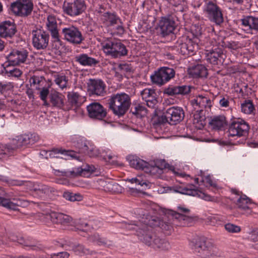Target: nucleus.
Segmentation results:
<instances>
[{
    "instance_id": "1",
    "label": "nucleus",
    "mask_w": 258,
    "mask_h": 258,
    "mask_svg": "<svg viewBox=\"0 0 258 258\" xmlns=\"http://www.w3.org/2000/svg\"><path fill=\"white\" fill-rule=\"evenodd\" d=\"M160 222L155 218L149 215L143 217L137 223H122V227L128 230H135L141 240L155 249L160 250H168L170 248L168 241L164 239L156 237L152 241V228L159 225Z\"/></svg>"
},
{
    "instance_id": "2",
    "label": "nucleus",
    "mask_w": 258,
    "mask_h": 258,
    "mask_svg": "<svg viewBox=\"0 0 258 258\" xmlns=\"http://www.w3.org/2000/svg\"><path fill=\"white\" fill-rule=\"evenodd\" d=\"M190 245L194 252L203 258H223L222 252L204 237L192 239Z\"/></svg>"
},
{
    "instance_id": "3",
    "label": "nucleus",
    "mask_w": 258,
    "mask_h": 258,
    "mask_svg": "<svg viewBox=\"0 0 258 258\" xmlns=\"http://www.w3.org/2000/svg\"><path fill=\"white\" fill-rule=\"evenodd\" d=\"M130 165L136 169L144 170L145 172L155 178L160 177L169 166L164 160L156 161L155 165H147V163L142 160L133 159L131 160Z\"/></svg>"
},
{
    "instance_id": "4",
    "label": "nucleus",
    "mask_w": 258,
    "mask_h": 258,
    "mask_svg": "<svg viewBox=\"0 0 258 258\" xmlns=\"http://www.w3.org/2000/svg\"><path fill=\"white\" fill-rule=\"evenodd\" d=\"M108 101L109 108L114 114L119 116L125 113L131 104L130 96L124 93L111 95Z\"/></svg>"
},
{
    "instance_id": "5",
    "label": "nucleus",
    "mask_w": 258,
    "mask_h": 258,
    "mask_svg": "<svg viewBox=\"0 0 258 258\" xmlns=\"http://www.w3.org/2000/svg\"><path fill=\"white\" fill-rule=\"evenodd\" d=\"M101 48L108 56L116 58L127 55L125 46L118 40L106 39L101 43Z\"/></svg>"
},
{
    "instance_id": "6",
    "label": "nucleus",
    "mask_w": 258,
    "mask_h": 258,
    "mask_svg": "<svg viewBox=\"0 0 258 258\" xmlns=\"http://www.w3.org/2000/svg\"><path fill=\"white\" fill-rule=\"evenodd\" d=\"M101 20L107 32L112 36H121L124 33L120 19L115 14L105 13L102 15Z\"/></svg>"
},
{
    "instance_id": "7",
    "label": "nucleus",
    "mask_w": 258,
    "mask_h": 258,
    "mask_svg": "<svg viewBox=\"0 0 258 258\" xmlns=\"http://www.w3.org/2000/svg\"><path fill=\"white\" fill-rule=\"evenodd\" d=\"M86 9L84 0H64L62 6L63 13L72 17L80 15Z\"/></svg>"
},
{
    "instance_id": "8",
    "label": "nucleus",
    "mask_w": 258,
    "mask_h": 258,
    "mask_svg": "<svg viewBox=\"0 0 258 258\" xmlns=\"http://www.w3.org/2000/svg\"><path fill=\"white\" fill-rule=\"evenodd\" d=\"M32 43L37 50L45 49L48 46L49 34L42 29L36 28L31 31Z\"/></svg>"
},
{
    "instance_id": "9",
    "label": "nucleus",
    "mask_w": 258,
    "mask_h": 258,
    "mask_svg": "<svg viewBox=\"0 0 258 258\" xmlns=\"http://www.w3.org/2000/svg\"><path fill=\"white\" fill-rule=\"evenodd\" d=\"M78 147L80 149V152L88 155L90 157H97L100 155L105 160L107 159L110 160L113 157L110 153L107 154L109 150H104L101 153L94 145L88 141H81L80 143H78Z\"/></svg>"
},
{
    "instance_id": "10",
    "label": "nucleus",
    "mask_w": 258,
    "mask_h": 258,
    "mask_svg": "<svg viewBox=\"0 0 258 258\" xmlns=\"http://www.w3.org/2000/svg\"><path fill=\"white\" fill-rule=\"evenodd\" d=\"M204 12L209 20L216 25H220L224 21L221 9L216 3L208 2L205 5Z\"/></svg>"
},
{
    "instance_id": "11",
    "label": "nucleus",
    "mask_w": 258,
    "mask_h": 258,
    "mask_svg": "<svg viewBox=\"0 0 258 258\" xmlns=\"http://www.w3.org/2000/svg\"><path fill=\"white\" fill-rule=\"evenodd\" d=\"M11 8L15 15L26 17L31 13L33 4L31 0H17L11 4Z\"/></svg>"
},
{
    "instance_id": "12",
    "label": "nucleus",
    "mask_w": 258,
    "mask_h": 258,
    "mask_svg": "<svg viewBox=\"0 0 258 258\" xmlns=\"http://www.w3.org/2000/svg\"><path fill=\"white\" fill-rule=\"evenodd\" d=\"M61 33L64 39L73 44H79L83 40L81 31L74 26H68L63 28Z\"/></svg>"
},
{
    "instance_id": "13",
    "label": "nucleus",
    "mask_w": 258,
    "mask_h": 258,
    "mask_svg": "<svg viewBox=\"0 0 258 258\" xmlns=\"http://www.w3.org/2000/svg\"><path fill=\"white\" fill-rule=\"evenodd\" d=\"M249 129L248 124L244 120L238 119L234 120L230 124L228 129V136L230 137H238L245 136Z\"/></svg>"
},
{
    "instance_id": "14",
    "label": "nucleus",
    "mask_w": 258,
    "mask_h": 258,
    "mask_svg": "<svg viewBox=\"0 0 258 258\" xmlns=\"http://www.w3.org/2000/svg\"><path fill=\"white\" fill-rule=\"evenodd\" d=\"M175 75L174 70L170 68L164 67L160 69L151 76L152 81L159 85H162L169 81Z\"/></svg>"
},
{
    "instance_id": "15",
    "label": "nucleus",
    "mask_w": 258,
    "mask_h": 258,
    "mask_svg": "<svg viewBox=\"0 0 258 258\" xmlns=\"http://www.w3.org/2000/svg\"><path fill=\"white\" fill-rule=\"evenodd\" d=\"M163 117L166 122L170 124H176L181 121L184 117V113L181 107L173 106L168 108L164 113Z\"/></svg>"
},
{
    "instance_id": "16",
    "label": "nucleus",
    "mask_w": 258,
    "mask_h": 258,
    "mask_svg": "<svg viewBox=\"0 0 258 258\" xmlns=\"http://www.w3.org/2000/svg\"><path fill=\"white\" fill-rule=\"evenodd\" d=\"M94 170V167L93 166L86 165L70 170L53 169V173L57 176L75 177L78 175H85L86 172H93Z\"/></svg>"
},
{
    "instance_id": "17",
    "label": "nucleus",
    "mask_w": 258,
    "mask_h": 258,
    "mask_svg": "<svg viewBox=\"0 0 258 258\" xmlns=\"http://www.w3.org/2000/svg\"><path fill=\"white\" fill-rule=\"evenodd\" d=\"M6 195V192L0 187V205L13 210H18L19 207H23L26 206V201L18 198H13L12 199L4 198Z\"/></svg>"
},
{
    "instance_id": "18",
    "label": "nucleus",
    "mask_w": 258,
    "mask_h": 258,
    "mask_svg": "<svg viewBox=\"0 0 258 258\" xmlns=\"http://www.w3.org/2000/svg\"><path fill=\"white\" fill-rule=\"evenodd\" d=\"M28 53L24 49H13L7 55V59L10 65H19L26 61Z\"/></svg>"
},
{
    "instance_id": "19",
    "label": "nucleus",
    "mask_w": 258,
    "mask_h": 258,
    "mask_svg": "<svg viewBox=\"0 0 258 258\" xmlns=\"http://www.w3.org/2000/svg\"><path fill=\"white\" fill-rule=\"evenodd\" d=\"M177 192L189 196H197L202 199L207 201L217 202L218 200L217 198L212 197L200 190L192 189L187 187L179 186L177 188Z\"/></svg>"
},
{
    "instance_id": "20",
    "label": "nucleus",
    "mask_w": 258,
    "mask_h": 258,
    "mask_svg": "<svg viewBox=\"0 0 258 258\" xmlns=\"http://www.w3.org/2000/svg\"><path fill=\"white\" fill-rule=\"evenodd\" d=\"M175 27V22L170 16L162 17L159 23L160 33L164 37L172 33Z\"/></svg>"
},
{
    "instance_id": "21",
    "label": "nucleus",
    "mask_w": 258,
    "mask_h": 258,
    "mask_svg": "<svg viewBox=\"0 0 258 258\" xmlns=\"http://www.w3.org/2000/svg\"><path fill=\"white\" fill-rule=\"evenodd\" d=\"M88 115L90 118L101 120L106 116V111L103 106L97 102L90 104L87 107Z\"/></svg>"
},
{
    "instance_id": "22",
    "label": "nucleus",
    "mask_w": 258,
    "mask_h": 258,
    "mask_svg": "<svg viewBox=\"0 0 258 258\" xmlns=\"http://www.w3.org/2000/svg\"><path fill=\"white\" fill-rule=\"evenodd\" d=\"M106 85L101 80H90L88 83V91L92 95L103 96L105 94Z\"/></svg>"
},
{
    "instance_id": "23",
    "label": "nucleus",
    "mask_w": 258,
    "mask_h": 258,
    "mask_svg": "<svg viewBox=\"0 0 258 258\" xmlns=\"http://www.w3.org/2000/svg\"><path fill=\"white\" fill-rule=\"evenodd\" d=\"M244 31L251 34L258 33V17L248 16L241 19Z\"/></svg>"
},
{
    "instance_id": "24",
    "label": "nucleus",
    "mask_w": 258,
    "mask_h": 258,
    "mask_svg": "<svg viewBox=\"0 0 258 258\" xmlns=\"http://www.w3.org/2000/svg\"><path fill=\"white\" fill-rule=\"evenodd\" d=\"M51 221L64 226H74L75 224L72 218L68 215L61 213L52 212L49 214Z\"/></svg>"
},
{
    "instance_id": "25",
    "label": "nucleus",
    "mask_w": 258,
    "mask_h": 258,
    "mask_svg": "<svg viewBox=\"0 0 258 258\" xmlns=\"http://www.w3.org/2000/svg\"><path fill=\"white\" fill-rule=\"evenodd\" d=\"M16 26L14 22L5 21L0 23V36L3 38L12 37L16 32Z\"/></svg>"
},
{
    "instance_id": "26",
    "label": "nucleus",
    "mask_w": 258,
    "mask_h": 258,
    "mask_svg": "<svg viewBox=\"0 0 258 258\" xmlns=\"http://www.w3.org/2000/svg\"><path fill=\"white\" fill-rule=\"evenodd\" d=\"M225 54L223 50L220 48L216 47L210 50H207L206 58L211 63L217 64L224 59Z\"/></svg>"
},
{
    "instance_id": "27",
    "label": "nucleus",
    "mask_w": 258,
    "mask_h": 258,
    "mask_svg": "<svg viewBox=\"0 0 258 258\" xmlns=\"http://www.w3.org/2000/svg\"><path fill=\"white\" fill-rule=\"evenodd\" d=\"M180 52L184 55H192L198 49V45L191 39L185 38L184 42L180 43Z\"/></svg>"
},
{
    "instance_id": "28",
    "label": "nucleus",
    "mask_w": 258,
    "mask_h": 258,
    "mask_svg": "<svg viewBox=\"0 0 258 258\" xmlns=\"http://www.w3.org/2000/svg\"><path fill=\"white\" fill-rule=\"evenodd\" d=\"M59 153L64 156L65 159H69L70 158H74L78 160H79V156L78 153H76L73 151H66V150H60L58 149H53L51 151L46 152V154H49V156L50 158H60V157L58 155ZM60 158H63V157H61Z\"/></svg>"
},
{
    "instance_id": "29",
    "label": "nucleus",
    "mask_w": 258,
    "mask_h": 258,
    "mask_svg": "<svg viewBox=\"0 0 258 258\" xmlns=\"http://www.w3.org/2000/svg\"><path fill=\"white\" fill-rule=\"evenodd\" d=\"M192 106L196 109L197 107L204 108H210L212 106V102L207 95H199L191 100Z\"/></svg>"
},
{
    "instance_id": "30",
    "label": "nucleus",
    "mask_w": 258,
    "mask_h": 258,
    "mask_svg": "<svg viewBox=\"0 0 258 258\" xmlns=\"http://www.w3.org/2000/svg\"><path fill=\"white\" fill-rule=\"evenodd\" d=\"M49 101L53 107L61 108L64 104L65 97L61 93L54 91L49 95Z\"/></svg>"
},
{
    "instance_id": "31",
    "label": "nucleus",
    "mask_w": 258,
    "mask_h": 258,
    "mask_svg": "<svg viewBox=\"0 0 258 258\" xmlns=\"http://www.w3.org/2000/svg\"><path fill=\"white\" fill-rule=\"evenodd\" d=\"M32 135L30 136L28 135H24L19 136L17 139L13 140L12 145L15 147V150L19 147L26 146L28 144H32L34 143Z\"/></svg>"
},
{
    "instance_id": "32",
    "label": "nucleus",
    "mask_w": 258,
    "mask_h": 258,
    "mask_svg": "<svg viewBox=\"0 0 258 258\" xmlns=\"http://www.w3.org/2000/svg\"><path fill=\"white\" fill-rule=\"evenodd\" d=\"M190 88L187 86H170L165 89L164 92L168 95L185 94L189 92Z\"/></svg>"
},
{
    "instance_id": "33",
    "label": "nucleus",
    "mask_w": 258,
    "mask_h": 258,
    "mask_svg": "<svg viewBox=\"0 0 258 258\" xmlns=\"http://www.w3.org/2000/svg\"><path fill=\"white\" fill-rule=\"evenodd\" d=\"M188 74L193 78L204 77L207 75L206 67L202 64H198L188 69Z\"/></svg>"
},
{
    "instance_id": "34",
    "label": "nucleus",
    "mask_w": 258,
    "mask_h": 258,
    "mask_svg": "<svg viewBox=\"0 0 258 258\" xmlns=\"http://www.w3.org/2000/svg\"><path fill=\"white\" fill-rule=\"evenodd\" d=\"M209 124L213 130H222L226 126L227 122L224 116L219 115L213 117Z\"/></svg>"
},
{
    "instance_id": "35",
    "label": "nucleus",
    "mask_w": 258,
    "mask_h": 258,
    "mask_svg": "<svg viewBox=\"0 0 258 258\" xmlns=\"http://www.w3.org/2000/svg\"><path fill=\"white\" fill-rule=\"evenodd\" d=\"M45 26L51 35L59 33L57 21L54 16L49 15L47 17V19L45 21Z\"/></svg>"
},
{
    "instance_id": "36",
    "label": "nucleus",
    "mask_w": 258,
    "mask_h": 258,
    "mask_svg": "<svg viewBox=\"0 0 258 258\" xmlns=\"http://www.w3.org/2000/svg\"><path fill=\"white\" fill-rule=\"evenodd\" d=\"M75 59L76 61L83 66H95L98 62L95 58L89 56L87 54L77 55Z\"/></svg>"
},
{
    "instance_id": "37",
    "label": "nucleus",
    "mask_w": 258,
    "mask_h": 258,
    "mask_svg": "<svg viewBox=\"0 0 258 258\" xmlns=\"http://www.w3.org/2000/svg\"><path fill=\"white\" fill-rule=\"evenodd\" d=\"M15 151V147L12 143L4 144L0 143V160H6L12 155Z\"/></svg>"
},
{
    "instance_id": "38",
    "label": "nucleus",
    "mask_w": 258,
    "mask_h": 258,
    "mask_svg": "<svg viewBox=\"0 0 258 258\" xmlns=\"http://www.w3.org/2000/svg\"><path fill=\"white\" fill-rule=\"evenodd\" d=\"M89 240L93 242L95 245L104 246L109 247L112 245L111 241L106 240L105 238L101 237L98 234L95 233L89 236Z\"/></svg>"
},
{
    "instance_id": "39",
    "label": "nucleus",
    "mask_w": 258,
    "mask_h": 258,
    "mask_svg": "<svg viewBox=\"0 0 258 258\" xmlns=\"http://www.w3.org/2000/svg\"><path fill=\"white\" fill-rule=\"evenodd\" d=\"M69 104L72 108H77L80 106L83 102V98L76 92H69L68 94Z\"/></svg>"
},
{
    "instance_id": "40",
    "label": "nucleus",
    "mask_w": 258,
    "mask_h": 258,
    "mask_svg": "<svg viewBox=\"0 0 258 258\" xmlns=\"http://www.w3.org/2000/svg\"><path fill=\"white\" fill-rule=\"evenodd\" d=\"M236 204L239 209L246 210L250 209L252 203L249 198L243 195L237 199Z\"/></svg>"
},
{
    "instance_id": "41",
    "label": "nucleus",
    "mask_w": 258,
    "mask_h": 258,
    "mask_svg": "<svg viewBox=\"0 0 258 258\" xmlns=\"http://www.w3.org/2000/svg\"><path fill=\"white\" fill-rule=\"evenodd\" d=\"M29 82L31 86L37 90L41 89L46 84L44 78L41 76H33L30 78Z\"/></svg>"
},
{
    "instance_id": "42",
    "label": "nucleus",
    "mask_w": 258,
    "mask_h": 258,
    "mask_svg": "<svg viewBox=\"0 0 258 258\" xmlns=\"http://www.w3.org/2000/svg\"><path fill=\"white\" fill-rule=\"evenodd\" d=\"M73 250L76 254L80 256H84L88 254L93 255L96 253L95 251L90 250L81 244L75 246L73 248Z\"/></svg>"
},
{
    "instance_id": "43",
    "label": "nucleus",
    "mask_w": 258,
    "mask_h": 258,
    "mask_svg": "<svg viewBox=\"0 0 258 258\" xmlns=\"http://www.w3.org/2000/svg\"><path fill=\"white\" fill-rule=\"evenodd\" d=\"M33 189L36 192V194L41 198L48 195L51 191L50 188L48 186L42 184L35 185Z\"/></svg>"
},
{
    "instance_id": "44",
    "label": "nucleus",
    "mask_w": 258,
    "mask_h": 258,
    "mask_svg": "<svg viewBox=\"0 0 258 258\" xmlns=\"http://www.w3.org/2000/svg\"><path fill=\"white\" fill-rule=\"evenodd\" d=\"M169 4L176 8V11L183 12L187 8L185 0H166Z\"/></svg>"
},
{
    "instance_id": "45",
    "label": "nucleus",
    "mask_w": 258,
    "mask_h": 258,
    "mask_svg": "<svg viewBox=\"0 0 258 258\" xmlns=\"http://www.w3.org/2000/svg\"><path fill=\"white\" fill-rule=\"evenodd\" d=\"M254 109V105L250 100H245L241 104V111L245 114H250L252 113Z\"/></svg>"
},
{
    "instance_id": "46",
    "label": "nucleus",
    "mask_w": 258,
    "mask_h": 258,
    "mask_svg": "<svg viewBox=\"0 0 258 258\" xmlns=\"http://www.w3.org/2000/svg\"><path fill=\"white\" fill-rule=\"evenodd\" d=\"M68 81V80L65 76L59 75L54 76V82L61 89L67 88Z\"/></svg>"
},
{
    "instance_id": "47",
    "label": "nucleus",
    "mask_w": 258,
    "mask_h": 258,
    "mask_svg": "<svg viewBox=\"0 0 258 258\" xmlns=\"http://www.w3.org/2000/svg\"><path fill=\"white\" fill-rule=\"evenodd\" d=\"M63 197L66 200L71 202L81 201L83 200V196L80 194H75L69 191L64 192Z\"/></svg>"
},
{
    "instance_id": "48",
    "label": "nucleus",
    "mask_w": 258,
    "mask_h": 258,
    "mask_svg": "<svg viewBox=\"0 0 258 258\" xmlns=\"http://www.w3.org/2000/svg\"><path fill=\"white\" fill-rule=\"evenodd\" d=\"M121 191V187L118 183L109 180L105 191L118 193L120 192Z\"/></svg>"
},
{
    "instance_id": "49",
    "label": "nucleus",
    "mask_w": 258,
    "mask_h": 258,
    "mask_svg": "<svg viewBox=\"0 0 258 258\" xmlns=\"http://www.w3.org/2000/svg\"><path fill=\"white\" fill-rule=\"evenodd\" d=\"M174 216L177 220L180 222V224L183 226L186 225L191 220L187 215L182 213H175Z\"/></svg>"
},
{
    "instance_id": "50",
    "label": "nucleus",
    "mask_w": 258,
    "mask_h": 258,
    "mask_svg": "<svg viewBox=\"0 0 258 258\" xmlns=\"http://www.w3.org/2000/svg\"><path fill=\"white\" fill-rule=\"evenodd\" d=\"M224 228L227 232L230 233H237L241 231L240 226L231 223L225 224L224 225Z\"/></svg>"
},
{
    "instance_id": "51",
    "label": "nucleus",
    "mask_w": 258,
    "mask_h": 258,
    "mask_svg": "<svg viewBox=\"0 0 258 258\" xmlns=\"http://www.w3.org/2000/svg\"><path fill=\"white\" fill-rule=\"evenodd\" d=\"M6 73L9 77H14L15 78L20 77L22 74V72L19 69L17 68H14L12 69H10L8 67L5 69Z\"/></svg>"
},
{
    "instance_id": "52",
    "label": "nucleus",
    "mask_w": 258,
    "mask_h": 258,
    "mask_svg": "<svg viewBox=\"0 0 258 258\" xmlns=\"http://www.w3.org/2000/svg\"><path fill=\"white\" fill-rule=\"evenodd\" d=\"M127 181H128L132 183H135L137 185H140L142 186L144 185H147L146 180L144 179V177L141 175H138L134 178L127 179Z\"/></svg>"
},
{
    "instance_id": "53",
    "label": "nucleus",
    "mask_w": 258,
    "mask_h": 258,
    "mask_svg": "<svg viewBox=\"0 0 258 258\" xmlns=\"http://www.w3.org/2000/svg\"><path fill=\"white\" fill-rule=\"evenodd\" d=\"M52 39V46L56 50L59 49L62 47V41L60 39L59 33L51 35Z\"/></svg>"
},
{
    "instance_id": "54",
    "label": "nucleus",
    "mask_w": 258,
    "mask_h": 258,
    "mask_svg": "<svg viewBox=\"0 0 258 258\" xmlns=\"http://www.w3.org/2000/svg\"><path fill=\"white\" fill-rule=\"evenodd\" d=\"M133 114L139 117H142L147 114L146 108L141 105H138L135 107L134 110L132 111Z\"/></svg>"
},
{
    "instance_id": "55",
    "label": "nucleus",
    "mask_w": 258,
    "mask_h": 258,
    "mask_svg": "<svg viewBox=\"0 0 258 258\" xmlns=\"http://www.w3.org/2000/svg\"><path fill=\"white\" fill-rule=\"evenodd\" d=\"M248 239L254 242H258V228L253 230L249 233ZM254 248L258 249V243L255 244Z\"/></svg>"
},
{
    "instance_id": "56",
    "label": "nucleus",
    "mask_w": 258,
    "mask_h": 258,
    "mask_svg": "<svg viewBox=\"0 0 258 258\" xmlns=\"http://www.w3.org/2000/svg\"><path fill=\"white\" fill-rule=\"evenodd\" d=\"M109 181V179H98L95 183L96 186L100 189L105 191L107 184Z\"/></svg>"
},
{
    "instance_id": "57",
    "label": "nucleus",
    "mask_w": 258,
    "mask_h": 258,
    "mask_svg": "<svg viewBox=\"0 0 258 258\" xmlns=\"http://www.w3.org/2000/svg\"><path fill=\"white\" fill-rule=\"evenodd\" d=\"M116 69L119 71L121 74H124L125 73L131 72L132 68L130 64L122 63L119 64Z\"/></svg>"
},
{
    "instance_id": "58",
    "label": "nucleus",
    "mask_w": 258,
    "mask_h": 258,
    "mask_svg": "<svg viewBox=\"0 0 258 258\" xmlns=\"http://www.w3.org/2000/svg\"><path fill=\"white\" fill-rule=\"evenodd\" d=\"M155 95V91L153 89L146 88L144 89L141 93L142 99L144 100L148 99L151 95Z\"/></svg>"
},
{
    "instance_id": "59",
    "label": "nucleus",
    "mask_w": 258,
    "mask_h": 258,
    "mask_svg": "<svg viewBox=\"0 0 258 258\" xmlns=\"http://www.w3.org/2000/svg\"><path fill=\"white\" fill-rule=\"evenodd\" d=\"M155 95H151L147 99L145 100L146 105L150 107L154 108L157 103V100L155 97Z\"/></svg>"
},
{
    "instance_id": "60",
    "label": "nucleus",
    "mask_w": 258,
    "mask_h": 258,
    "mask_svg": "<svg viewBox=\"0 0 258 258\" xmlns=\"http://www.w3.org/2000/svg\"><path fill=\"white\" fill-rule=\"evenodd\" d=\"M40 90V91L39 93V95L41 99L45 100V99H47V97L49 93V88L47 87H45L44 86L43 87H41Z\"/></svg>"
},
{
    "instance_id": "61",
    "label": "nucleus",
    "mask_w": 258,
    "mask_h": 258,
    "mask_svg": "<svg viewBox=\"0 0 258 258\" xmlns=\"http://www.w3.org/2000/svg\"><path fill=\"white\" fill-rule=\"evenodd\" d=\"M70 254L66 251L54 253L50 255V258H68Z\"/></svg>"
},
{
    "instance_id": "62",
    "label": "nucleus",
    "mask_w": 258,
    "mask_h": 258,
    "mask_svg": "<svg viewBox=\"0 0 258 258\" xmlns=\"http://www.w3.org/2000/svg\"><path fill=\"white\" fill-rule=\"evenodd\" d=\"M203 182L209 184L210 186L216 187V183L212 181L210 175H207L202 177Z\"/></svg>"
},
{
    "instance_id": "63",
    "label": "nucleus",
    "mask_w": 258,
    "mask_h": 258,
    "mask_svg": "<svg viewBox=\"0 0 258 258\" xmlns=\"http://www.w3.org/2000/svg\"><path fill=\"white\" fill-rule=\"evenodd\" d=\"M2 93L4 92L11 90L14 87L13 83L11 82L2 83Z\"/></svg>"
},
{
    "instance_id": "64",
    "label": "nucleus",
    "mask_w": 258,
    "mask_h": 258,
    "mask_svg": "<svg viewBox=\"0 0 258 258\" xmlns=\"http://www.w3.org/2000/svg\"><path fill=\"white\" fill-rule=\"evenodd\" d=\"M9 105L14 109H17L18 106L20 105L21 102L18 99H11L8 100Z\"/></svg>"
}]
</instances>
